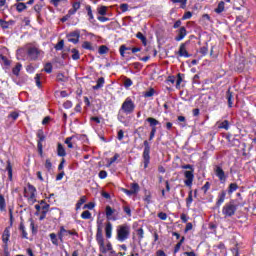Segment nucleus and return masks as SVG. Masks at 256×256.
Returning a JSON list of instances; mask_svg holds the SVG:
<instances>
[{"mask_svg": "<svg viewBox=\"0 0 256 256\" xmlns=\"http://www.w3.org/2000/svg\"><path fill=\"white\" fill-rule=\"evenodd\" d=\"M187 45H188V42L180 44L179 50H178L179 57H185L186 59L191 57L190 53L187 51Z\"/></svg>", "mask_w": 256, "mask_h": 256, "instance_id": "12", "label": "nucleus"}, {"mask_svg": "<svg viewBox=\"0 0 256 256\" xmlns=\"http://www.w3.org/2000/svg\"><path fill=\"white\" fill-rule=\"evenodd\" d=\"M71 53H72V59L73 60H79L80 59V52L77 48H72Z\"/></svg>", "mask_w": 256, "mask_h": 256, "instance_id": "46", "label": "nucleus"}, {"mask_svg": "<svg viewBox=\"0 0 256 256\" xmlns=\"http://www.w3.org/2000/svg\"><path fill=\"white\" fill-rule=\"evenodd\" d=\"M19 231L22 235V238L23 239H28V234H27V230H25V224L23 223V220L20 222V225H19Z\"/></svg>", "mask_w": 256, "mask_h": 256, "instance_id": "30", "label": "nucleus"}, {"mask_svg": "<svg viewBox=\"0 0 256 256\" xmlns=\"http://www.w3.org/2000/svg\"><path fill=\"white\" fill-rule=\"evenodd\" d=\"M146 122H148L151 128H157V125H160L159 120H157V118H154L153 116H149L148 118H146Z\"/></svg>", "mask_w": 256, "mask_h": 256, "instance_id": "21", "label": "nucleus"}, {"mask_svg": "<svg viewBox=\"0 0 256 256\" xmlns=\"http://www.w3.org/2000/svg\"><path fill=\"white\" fill-rule=\"evenodd\" d=\"M96 241L99 247V251L101 253H107V252L111 253L113 245L111 241H108L105 246V239L103 236V227L101 224H99V222H97Z\"/></svg>", "mask_w": 256, "mask_h": 256, "instance_id": "1", "label": "nucleus"}, {"mask_svg": "<svg viewBox=\"0 0 256 256\" xmlns=\"http://www.w3.org/2000/svg\"><path fill=\"white\" fill-rule=\"evenodd\" d=\"M226 99L228 100V108H233L234 94L231 92L230 88L226 91Z\"/></svg>", "mask_w": 256, "mask_h": 256, "instance_id": "18", "label": "nucleus"}, {"mask_svg": "<svg viewBox=\"0 0 256 256\" xmlns=\"http://www.w3.org/2000/svg\"><path fill=\"white\" fill-rule=\"evenodd\" d=\"M214 174L222 182H225L227 180V176H226L225 171H224L222 166H215L214 167Z\"/></svg>", "mask_w": 256, "mask_h": 256, "instance_id": "11", "label": "nucleus"}, {"mask_svg": "<svg viewBox=\"0 0 256 256\" xmlns=\"http://www.w3.org/2000/svg\"><path fill=\"white\" fill-rule=\"evenodd\" d=\"M192 203H193V190H190L188 192V197L186 199V206H187V208H190Z\"/></svg>", "mask_w": 256, "mask_h": 256, "instance_id": "38", "label": "nucleus"}, {"mask_svg": "<svg viewBox=\"0 0 256 256\" xmlns=\"http://www.w3.org/2000/svg\"><path fill=\"white\" fill-rule=\"evenodd\" d=\"M21 64H16V66L12 69L13 75H16V77L21 73Z\"/></svg>", "mask_w": 256, "mask_h": 256, "instance_id": "52", "label": "nucleus"}, {"mask_svg": "<svg viewBox=\"0 0 256 256\" xmlns=\"http://www.w3.org/2000/svg\"><path fill=\"white\" fill-rule=\"evenodd\" d=\"M9 237H11V232H10L9 228H5V230L2 234L3 243L7 244L9 242Z\"/></svg>", "mask_w": 256, "mask_h": 256, "instance_id": "29", "label": "nucleus"}, {"mask_svg": "<svg viewBox=\"0 0 256 256\" xmlns=\"http://www.w3.org/2000/svg\"><path fill=\"white\" fill-rule=\"evenodd\" d=\"M157 132V128H151L150 130V136H149V141H152V139L155 138Z\"/></svg>", "mask_w": 256, "mask_h": 256, "instance_id": "62", "label": "nucleus"}, {"mask_svg": "<svg viewBox=\"0 0 256 256\" xmlns=\"http://www.w3.org/2000/svg\"><path fill=\"white\" fill-rule=\"evenodd\" d=\"M131 50H132V48L129 46H126V44H121V46L119 48L120 56L125 57V52L130 53Z\"/></svg>", "mask_w": 256, "mask_h": 256, "instance_id": "28", "label": "nucleus"}, {"mask_svg": "<svg viewBox=\"0 0 256 256\" xmlns=\"http://www.w3.org/2000/svg\"><path fill=\"white\" fill-rule=\"evenodd\" d=\"M16 55L19 61H29L33 59V44H27L23 48L18 49Z\"/></svg>", "mask_w": 256, "mask_h": 256, "instance_id": "2", "label": "nucleus"}, {"mask_svg": "<svg viewBox=\"0 0 256 256\" xmlns=\"http://www.w3.org/2000/svg\"><path fill=\"white\" fill-rule=\"evenodd\" d=\"M225 138L228 141V146L233 147V146H240L241 141L238 138H235L233 134H226Z\"/></svg>", "mask_w": 256, "mask_h": 256, "instance_id": "13", "label": "nucleus"}, {"mask_svg": "<svg viewBox=\"0 0 256 256\" xmlns=\"http://www.w3.org/2000/svg\"><path fill=\"white\" fill-rule=\"evenodd\" d=\"M155 95V88H149L146 92H144V97H153Z\"/></svg>", "mask_w": 256, "mask_h": 256, "instance_id": "58", "label": "nucleus"}, {"mask_svg": "<svg viewBox=\"0 0 256 256\" xmlns=\"http://www.w3.org/2000/svg\"><path fill=\"white\" fill-rule=\"evenodd\" d=\"M139 190H140V185H139V183H132V184H131V193H132V196H133L134 194H137V193L139 192Z\"/></svg>", "mask_w": 256, "mask_h": 256, "instance_id": "44", "label": "nucleus"}, {"mask_svg": "<svg viewBox=\"0 0 256 256\" xmlns=\"http://www.w3.org/2000/svg\"><path fill=\"white\" fill-rule=\"evenodd\" d=\"M86 201H87L86 196H81L80 199H79V201H77V203H76V210H80L81 206H82L84 203H86Z\"/></svg>", "mask_w": 256, "mask_h": 256, "instance_id": "42", "label": "nucleus"}, {"mask_svg": "<svg viewBox=\"0 0 256 256\" xmlns=\"http://www.w3.org/2000/svg\"><path fill=\"white\" fill-rule=\"evenodd\" d=\"M81 37V32L79 29L73 30L69 34H67L68 41L70 43H74V45H77L79 43Z\"/></svg>", "mask_w": 256, "mask_h": 256, "instance_id": "10", "label": "nucleus"}, {"mask_svg": "<svg viewBox=\"0 0 256 256\" xmlns=\"http://www.w3.org/2000/svg\"><path fill=\"white\" fill-rule=\"evenodd\" d=\"M14 7H16L18 13H22V11H25V9H27V3L25 4L23 2H18L14 5Z\"/></svg>", "mask_w": 256, "mask_h": 256, "instance_id": "34", "label": "nucleus"}, {"mask_svg": "<svg viewBox=\"0 0 256 256\" xmlns=\"http://www.w3.org/2000/svg\"><path fill=\"white\" fill-rule=\"evenodd\" d=\"M74 138H75V136H70L69 138L65 139V143L68 146V148H74V145L72 143Z\"/></svg>", "mask_w": 256, "mask_h": 256, "instance_id": "56", "label": "nucleus"}, {"mask_svg": "<svg viewBox=\"0 0 256 256\" xmlns=\"http://www.w3.org/2000/svg\"><path fill=\"white\" fill-rule=\"evenodd\" d=\"M80 8H81V2H78V1L73 2L72 8L70 9L71 17L75 15V13H77L78 9Z\"/></svg>", "mask_w": 256, "mask_h": 256, "instance_id": "27", "label": "nucleus"}, {"mask_svg": "<svg viewBox=\"0 0 256 256\" xmlns=\"http://www.w3.org/2000/svg\"><path fill=\"white\" fill-rule=\"evenodd\" d=\"M226 190H221L218 194V199L216 201V208H220L223 203H225V198H226Z\"/></svg>", "mask_w": 256, "mask_h": 256, "instance_id": "16", "label": "nucleus"}, {"mask_svg": "<svg viewBox=\"0 0 256 256\" xmlns=\"http://www.w3.org/2000/svg\"><path fill=\"white\" fill-rule=\"evenodd\" d=\"M9 25H13V21H5L3 19H0V27H2V29H9Z\"/></svg>", "mask_w": 256, "mask_h": 256, "instance_id": "41", "label": "nucleus"}, {"mask_svg": "<svg viewBox=\"0 0 256 256\" xmlns=\"http://www.w3.org/2000/svg\"><path fill=\"white\" fill-rule=\"evenodd\" d=\"M136 232H137L138 240L142 241L145 234L143 227H140V229H137Z\"/></svg>", "mask_w": 256, "mask_h": 256, "instance_id": "54", "label": "nucleus"}, {"mask_svg": "<svg viewBox=\"0 0 256 256\" xmlns=\"http://www.w3.org/2000/svg\"><path fill=\"white\" fill-rule=\"evenodd\" d=\"M112 232H113V225L109 221L105 224V236L106 239H111L112 238Z\"/></svg>", "mask_w": 256, "mask_h": 256, "instance_id": "17", "label": "nucleus"}, {"mask_svg": "<svg viewBox=\"0 0 256 256\" xmlns=\"http://www.w3.org/2000/svg\"><path fill=\"white\" fill-rule=\"evenodd\" d=\"M33 53H34V59L40 57L41 55H44V52H42V50H39L37 46H34Z\"/></svg>", "mask_w": 256, "mask_h": 256, "instance_id": "51", "label": "nucleus"}, {"mask_svg": "<svg viewBox=\"0 0 256 256\" xmlns=\"http://www.w3.org/2000/svg\"><path fill=\"white\" fill-rule=\"evenodd\" d=\"M41 76H42L41 74H36L34 78L36 87H38V89H42V86H43L41 81Z\"/></svg>", "mask_w": 256, "mask_h": 256, "instance_id": "40", "label": "nucleus"}, {"mask_svg": "<svg viewBox=\"0 0 256 256\" xmlns=\"http://www.w3.org/2000/svg\"><path fill=\"white\" fill-rule=\"evenodd\" d=\"M187 1H188V0H171L172 3H180V7H181L182 9H185V8H186Z\"/></svg>", "mask_w": 256, "mask_h": 256, "instance_id": "57", "label": "nucleus"}, {"mask_svg": "<svg viewBox=\"0 0 256 256\" xmlns=\"http://www.w3.org/2000/svg\"><path fill=\"white\" fill-rule=\"evenodd\" d=\"M97 12H98V15H100V17L106 16L107 6H100L99 8H97Z\"/></svg>", "mask_w": 256, "mask_h": 256, "instance_id": "43", "label": "nucleus"}, {"mask_svg": "<svg viewBox=\"0 0 256 256\" xmlns=\"http://www.w3.org/2000/svg\"><path fill=\"white\" fill-rule=\"evenodd\" d=\"M215 13H217L218 15H220L221 13H223V11H225V2L224 1H220L217 5V8L214 9Z\"/></svg>", "mask_w": 256, "mask_h": 256, "instance_id": "31", "label": "nucleus"}, {"mask_svg": "<svg viewBox=\"0 0 256 256\" xmlns=\"http://www.w3.org/2000/svg\"><path fill=\"white\" fill-rule=\"evenodd\" d=\"M85 10L87 11L89 22H93V20H95V16L93 15L92 6L87 4V6H85Z\"/></svg>", "mask_w": 256, "mask_h": 256, "instance_id": "25", "label": "nucleus"}, {"mask_svg": "<svg viewBox=\"0 0 256 256\" xmlns=\"http://www.w3.org/2000/svg\"><path fill=\"white\" fill-rule=\"evenodd\" d=\"M183 169H189V171H185L184 176L186 178L185 185L186 187H192L194 181V167L191 164H185L182 166Z\"/></svg>", "mask_w": 256, "mask_h": 256, "instance_id": "7", "label": "nucleus"}, {"mask_svg": "<svg viewBox=\"0 0 256 256\" xmlns=\"http://www.w3.org/2000/svg\"><path fill=\"white\" fill-rule=\"evenodd\" d=\"M0 211L3 213L7 211V203L5 202V196L0 194Z\"/></svg>", "mask_w": 256, "mask_h": 256, "instance_id": "32", "label": "nucleus"}, {"mask_svg": "<svg viewBox=\"0 0 256 256\" xmlns=\"http://www.w3.org/2000/svg\"><path fill=\"white\" fill-rule=\"evenodd\" d=\"M130 233H131V227H129V225L127 224L118 225L116 238L118 241L123 242L129 238Z\"/></svg>", "mask_w": 256, "mask_h": 256, "instance_id": "5", "label": "nucleus"}, {"mask_svg": "<svg viewBox=\"0 0 256 256\" xmlns=\"http://www.w3.org/2000/svg\"><path fill=\"white\" fill-rule=\"evenodd\" d=\"M57 154L59 157H62V159H65L67 155L66 148L62 145V143H58L57 145Z\"/></svg>", "mask_w": 256, "mask_h": 256, "instance_id": "19", "label": "nucleus"}, {"mask_svg": "<svg viewBox=\"0 0 256 256\" xmlns=\"http://www.w3.org/2000/svg\"><path fill=\"white\" fill-rule=\"evenodd\" d=\"M50 239L53 245H55L56 247L59 246L58 236L57 234H55V232H51Z\"/></svg>", "mask_w": 256, "mask_h": 256, "instance_id": "37", "label": "nucleus"}, {"mask_svg": "<svg viewBox=\"0 0 256 256\" xmlns=\"http://www.w3.org/2000/svg\"><path fill=\"white\" fill-rule=\"evenodd\" d=\"M108 52H109V48L106 44H101V46H99L98 53L100 55H104L105 53H108Z\"/></svg>", "mask_w": 256, "mask_h": 256, "instance_id": "39", "label": "nucleus"}, {"mask_svg": "<svg viewBox=\"0 0 256 256\" xmlns=\"http://www.w3.org/2000/svg\"><path fill=\"white\" fill-rule=\"evenodd\" d=\"M185 36H187L186 27H180V29L178 30V35L175 37V41H182Z\"/></svg>", "mask_w": 256, "mask_h": 256, "instance_id": "20", "label": "nucleus"}, {"mask_svg": "<svg viewBox=\"0 0 256 256\" xmlns=\"http://www.w3.org/2000/svg\"><path fill=\"white\" fill-rule=\"evenodd\" d=\"M6 171L8 172V179L11 181V179H13V167L11 166V162H8Z\"/></svg>", "mask_w": 256, "mask_h": 256, "instance_id": "45", "label": "nucleus"}, {"mask_svg": "<svg viewBox=\"0 0 256 256\" xmlns=\"http://www.w3.org/2000/svg\"><path fill=\"white\" fill-rule=\"evenodd\" d=\"M105 213H106V218L107 220H112L113 222H115L116 220H118L117 216H113V214L115 213V210L113 208H111V206H106L105 208Z\"/></svg>", "mask_w": 256, "mask_h": 256, "instance_id": "15", "label": "nucleus"}, {"mask_svg": "<svg viewBox=\"0 0 256 256\" xmlns=\"http://www.w3.org/2000/svg\"><path fill=\"white\" fill-rule=\"evenodd\" d=\"M37 136V149L40 157H43V141H46V135L43 129H39L36 132Z\"/></svg>", "mask_w": 256, "mask_h": 256, "instance_id": "9", "label": "nucleus"}, {"mask_svg": "<svg viewBox=\"0 0 256 256\" xmlns=\"http://www.w3.org/2000/svg\"><path fill=\"white\" fill-rule=\"evenodd\" d=\"M142 159L144 169H147L149 167V164H151V145L149 144V141L147 139H145L144 141V151L142 153Z\"/></svg>", "mask_w": 256, "mask_h": 256, "instance_id": "6", "label": "nucleus"}, {"mask_svg": "<svg viewBox=\"0 0 256 256\" xmlns=\"http://www.w3.org/2000/svg\"><path fill=\"white\" fill-rule=\"evenodd\" d=\"M124 110H123V104L121 105V108L118 110V113H117V120L119 122H121V124H125V115H124Z\"/></svg>", "mask_w": 256, "mask_h": 256, "instance_id": "23", "label": "nucleus"}, {"mask_svg": "<svg viewBox=\"0 0 256 256\" xmlns=\"http://www.w3.org/2000/svg\"><path fill=\"white\" fill-rule=\"evenodd\" d=\"M184 76H185V74H182V73L177 74V81H176V88L177 89L180 88V84L182 83Z\"/></svg>", "mask_w": 256, "mask_h": 256, "instance_id": "50", "label": "nucleus"}, {"mask_svg": "<svg viewBox=\"0 0 256 256\" xmlns=\"http://www.w3.org/2000/svg\"><path fill=\"white\" fill-rule=\"evenodd\" d=\"M136 38L141 40L142 45L147 46V44H148V39H147L146 36L143 34V32H137V33H136Z\"/></svg>", "mask_w": 256, "mask_h": 256, "instance_id": "33", "label": "nucleus"}, {"mask_svg": "<svg viewBox=\"0 0 256 256\" xmlns=\"http://www.w3.org/2000/svg\"><path fill=\"white\" fill-rule=\"evenodd\" d=\"M120 154L119 153H115L113 157L110 158V160L108 161L107 167H111L112 164H114V162L117 161V159H119Z\"/></svg>", "mask_w": 256, "mask_h": 256, "instance_id": "48", "label": "nucleus"}, {"mask_svg": "<svg viewBox=\"0 0 256 256\" xmlns=\"http://www.w3.org/2000/svg\"><path fill=\"white\" fill-rule=\"evenodd\" d=\"M211 187V183L210 181H206L202 187V190L204 192V194H207L208 190L210 189Z\"/></svg>", "mask_w": 256, "mask_h": 256, "instance_id": "59", "label": "nucleus"}, {"mask_svg": "<svg viewBox=\"0 0 256 256\" xmlns=\"http://www.w3.org/2000/svg\"><path fill=\"white\" fill-rule=\"evenodd\" d=\"M7 53H9V50L7 49V47L0 48V59H1L2 63L6 66H9V65H11V62L9 61V59H7L5 57V55H7Z\"/></svg>", "mask_w": 256, "mask_h": 256, "instance_id": "14", "label": "nucleus"}, {"mask_svg": "<svg viewBox=\"0 0 256 256\" xmlns=\"http://www.w3.org/2000/svg\"><path fill=\"white\" fill-rule=\"evenodd\" d=\"M209 52V48H208V46L206 45V46H201V48H200V53L202 54V55H207V53Z\"/></svg>", "mask_w": 256, "mask_h": 256, "instance_id": "63", "label": "nucleus"}, {"mask_svg": "<svg viewBox=\"0 0 256 256\" xmlns=\"http://www.w3.org/2000/svg\"><path fill=\"white\" fill-rule=\"evenodd\" d=\"M50 209V204H47V202H41L40 204H35V217H38L39 220H44L46 218V215Z\"/></svg>", "mask_w": 256, "mask_h": 256, "instance_id": "4", "label": "nucleus"}, {"mask_svg": "<svg viewBox=\"0 0 256 256\" xmlns=\"http://www.w3.org/2000/svg\"><path fill=\"white\" fill-rule=\"evenodd\" d=\"M132 85L133 81L131 80V78H126V80L124 81V87L128 89L129 87H132Z\"/></svg>", "mask_w": 256, "mask_h": 256, "instance_id": "60", "label": "nucleus"}, {"mask_svg": "<svg viewBox=\"0 0 256 256\" xmlns=\"http://www.w3.org/2000/svg\"><path fill=\"white\" fill-rule=\"evenodd\" d=\"M238 210V204L235 199H231L229 202H226L222 207V214L225 218L234 217L236 211Z\"/></svg>", "mask_w": 256, "mask_h": 256, "instance_id": "3", "label": "nucleus"}, {"mask_svg": "<svg viewBox=\"0 0 256 256\" xmlns=\"http://www.w3.org/2000/svg\"><path fill=\"white\" fill-rule=\"evenodd\" d=\"M158 217L160 218V220H167L168 215L164 211H160V213H158Z\"/></svg>", "mask_w": 256, "mask_h": 256, "instance_id": "64", "label": "nucleus"}, {"mask_svg": "<svg viewBox=\"0 0 256 256\" xmlns=\"http://www.w3.org/2000/svg\"><path fill=\"white\" fill-rule=\"evenodd\" d=\"M105 85V78L103 76H101L100 78H98L96 85H94L92 87L93 90H99L102 89V87H104Z\"/></svg>", "mask_w": 256, "mask_h": 256, "instance_id": "22", "label": "nucleus"}, {"mask_svg": "<svg viewBox=\"0 0 256 256\" xmlns=\"http://www.w3.org/2000/svg\"><path fill=\"white\" fill-rule=\"evenodd\" d=\"M238 189H239L238 183H230V185L228 186V194L231 195Z\"/></svg>", "mask_w": 256, "mask_h": 256, "instance_id": "36", "label": "nucleus"}, {"mask_svg": "<svg viewBox=\"0 0 256 256\" xmlns=\"http://www.w3.org/2000/svg\"><path fill=\"white\" fill-rule=\"evenodd\" d=\"M219 129H224L225 131H229L230 129V122L229 120H223V122H217Z\"/></svg>", "mask_w": 256, "mask_h": 256, "instance_id": "24", "label": "nucleus"}, {"mask_svg": "<svg viewBox=\"0 0 256 256\" xmlns=\"http://www.w3.org/2000/svg\"><path fill=\"white\" fill-rule=\"evenodd\" d=\"M64 236H65V227L62 226L60 227V231L58 232V238L60 239L61 243L64 241Z\"/></svg>", "mask_w": 256, "mask_h": 256, "instance_id": "53", "label": "nucleus"}, {"mask_svg": "<svg viewBox=\"0 0 256 256\" xmlns=\"http://www.w3.org/2000/svg\"><path fill=\"white\" fill-rule=\"evenodd\" d=\"M82 48H84V50H90V51H94L95 48L93 46V44L91 43V41H84L82 43Z\"/></svg>", "mask_w": 256, "mask_h": 256, "instance_id": "35", "label": "nucleus"}, {"mask_svg": "<svg viewBox=\"0 0 256 256\" xmlns=\"http://www.w3.org/2000/svg\"><path fill=\"white\" fill-rule=\"evenodd\" d=\"M91 217L92 213L89 210H85L83 211V213H81V218H83L84 220H90Z\"/></svg>", "mask_w": 256, "mask_h": 256, "instance_id": "49", "label": "nucleus"}, {"mask_svg": "<svg viewBox=\"0 0 256 256\" xmlns=\"http://www.w3.org/2000/svg\"><path fill=\"white\" fill-rule=\"evenodd\" d=\"M136 109V104L131 97H126L125 101L122 102V110L125 115H132Z\"/></svg>", "mask_w": 256, "mask_h": 256, "instance_id": "8", "label": "nucleus"}, {"mask_svg": "<svg viewBox=\"0 0 256 256\" xmlns=\"http://www.w3.org/2000/svg\"><path fill=\"white\" fill-rule=\"evenodd\" d=\"M107 176H108L107 171L102 170L98 173V177L100 178V180H105V178H107Z\"/></svg>", "mask_w": 256, "mask_h": 256, "instance_id": "61", "label": "nucleus"}, {"mask_svg": "<svg viewBox=\"0 0 256 256\" xmlns=\"http://www.w3.org/2000/svg\"><path fill=\"white\" fill-rule=\"evenodd\" d=\"M65 46V41L64 39H61L60 41H58L57 44H55V50H63Z\"/></svg>", "mask_w": 256, "mask_h": 256, "instance_id": "55", "label": "nucleus"}, {"mask_svg": "<svg viewBox=\"0 0 256 256\" xmlns=\"http://www.w3.org/2000/svg\"><path fill=\"white\" fill-rule=\"evenodd\" d=\"M56 81L59 83H67V81H69V76H65L64 73H58L56 74Z\"/></svg>", "mask_w": 256, "mask_h": 256, "instance_id": "26", "label": "nucleus"}, {"mask_svg": "<svg viewBox=\"0 0 256 256\" xmlns=\"http://www.w3.org/2000/svg\"><path fill=\"white\" fill-rule=\"evenodd\" d=\"M44 71L48 74L53 73V64H51V62H47L44 66Z\"/></svg>", "mask_w": 256, "mask_h": 256, "instance_id": "47", "label": "nucleus"}]
</instances>
